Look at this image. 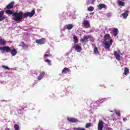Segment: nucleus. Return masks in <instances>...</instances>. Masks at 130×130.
<instances>
[{
    "label": "nucleus",
    "mask_w": 130,
    "mask_h": 130,
    "mask_svg": "<svg viewBox=\"0 0 130 130\" xmlns=\"http://www.w3.org/2000/svg\"><path fill=\"white\" fill-rule=\"evenodd\" d=\"M9 52H11L12 56H16L17 55V50L16 49H9Z\"/></svg>",
    "instance_id": "nucleus-10"
},
{
    "label": "nucleus",
    "mask_w": 130,
    "mask_h": 130,
    "mask_svg": "<svg viewBox=\"0 0 130 130\" xmlns=\"http://www.w3.org/2000/svg\"><path fill=\"white\" fill-rule=\"evenodd\" d=\"M73 129H74V130H86V129H85V128L81 127H74V128H73Z\"/></svg>",
    "instance_id": "nucleus-28"
},
{
    "label": "nucleus",
    "mask_w": 130,
    "mask_h": 130,
    "mask_svg": "<svg viewBox=\"0 0 130 130\" xmlns=\"http://www.w3.org/2000/svg\"><path fill=\"white\" fill-rule=\"evenodd\" d=\"M128 73H129V70H128V69L126 67L124 68V74L125 76H127V74H128Z\"/></svg>",
    "instance_id": "nucleus-22"
},
{
    "label": "nucleus",
    "mask_w": 130,
    "mask_h": 130,
    "mask_svg": "<svg viewBox=\"0 0 130 130\" xmlns=\"http://www.w3.org/2000/svg\"><path fill=\"white\" fill-rule=\"evenodd\" d=\"M83 24L85 27H87V28H90V22H89V21L85 20L83 21Z\"/></svg>",
    "instance_id": "nucleus-12"
},
{
    "label": "nucleus",
    "mask_w": 130,
    "mask_h": 130,
    "mask_svg": "<svg viewBox=\"0 0 130 130\" xmlns=\"http://www.w3.org/2000/svg\"><path fill=\"white\" fill-rule=\"evenodd\" d=\"M112 42H113L112 39H110L108 42H104L105 49H109V48H110L111 46L112 45Z\"/></svg>",
    "instance_id": "nucleus-3"
},
{
    "label": "nucleus",
    "mask_w": 130,
    "mask_h": 130,
    "mask_svg": "<svg viewBox=\"0 0 130 130\" xmlns=\"http://www.w3.org/2000/svg\"><path fill=\"white\" fill-rule=\"evenodd\" d=\"M93 53L96 55H99V51H98V49H94L93 50Z\"/></svg>",
    "instance_id": "nucleus-31"
},
{
    "label": "nucleus",
    "mask_w": 130,
    "mask_h": 130,
    "mask_svg": "<svg viewBox=\"0 0 130 130\" xmlns=\"http://www.w3.org/2000/svg\"><path fill=\"white\" fill-rule=\"evenodd\" d=\"M121 1H124V0H121Z\"/></svg>",
    "instance_id": "nucleus-46"
},
{
    "label": "nucleus",
    "mask_w": 130,
    "mask_h": 130,
    "mask_svg": "<svg viewBox=\"0 0 130 130\" xmlns=\"http://www.w3.org/2000/svg\"><path fill=\"white\" fill-rule=\"evenodd\" d=\"M126 13H128V11H126Z\"/></svg>",
    "instance_id": "nucleus-45"
},
{
    "label": "nucleus",
    "mask_w": 130,
    "mask_h": 130,
    "mask_svg": "<svg viewBox=\"0 0 130 130\" xmlns=\"http://www.w3.org/2000/svg\"><path fill=\"white\" fill-rule=\"evenodd\" d=\"M20 46H22L23 48H28V45L25 44V42L22 41L20 42Z\"/></svg>",
    "instance_id": "nucleus-17"
},
{
    "label": "nucleus",
    "mask_w": 130,
    "mask_h": 130,
    "mask_svg": "<svg viewBox=\"0 0 130 130\" xmlns=\"http://www.w3.org/2000/svg\"><path fill=\"white\" fill-rule=\"evenodd\" d=\"M74 41L75 43H78L79 42V39H78V38L76 36H74L73 37Z\"/></svg>",
    "instance_id": "nucleus-30"
},
{
    "label": "nucleus",
    "mask_w": 130,
    "mask_h": 130,
    "mask_svg": "<svg viewBox=\"0 0 130 130\" xmlns=\"http://www.w3.org/2000/svg\"><path fill=\"white\" fill-rule=\"evenodd\" d=\"M118 6H120L121 7H124L125 4L124 3V2H123L121 1H119L118 2Z\"/></svg>",
    "instance_id": "nucleus-23"
},
{
    "label": "nucleus",
    "mask_w": 130,
    "mask_h": 130,
    "mask_svg": "<svg viewBox=\"0 0 130 130\" xmlns=\"http://www.w3.org/2000/svg\"><path fill=\"white\" fill-rule=\"evenodd\" d=\"M14 128L15 130H19V125L17 124L14 125Z\"/></svg>",
    "instance_id": "nucleus-34"
},
{
    "label": "nucleus",
    "mask_w": 130,
    "mask_h": 130,
    "mask_svg": "<svg viewBox=\"0 0 130 130\" xmlns=\"http://www.w3.org/2000/svg\"><path fill=\"white\" fill-rule=\"evenodd\" d=\"M35 15V10H33L31 11V12H26L23 14L22 13V18H24V19L26 18H28V17H29V18H31L33 17Z\"/></svg>",
    "instance_id": "nucleus-2"
},
{
    "label": "nucleus",
    "mask_w": 130,
    "mask_h": 130,
    "mask_svg": "<svg viewBox=\"0 0 130 130\" xmlns=\"http://www.w3.org/2000/svg\"><path fill=\"white\" fill-rule=\"evenodd\" d=\"M113 36H114V37L117 36V35H118V29H117V28H115L114 27L113 28Z\"/></svg>",
    "instance_id": "nucleus-11"
},
{
    "label": "nucleus",
    "mask_w": 130,
    "mask_h": 130,
    "mask_svg": "<svg viewBox=\"0 0 130 130\" xmlns=\"http://www.w3.org/2000/svg\"><path fill=\"white\" fill-rule=\"evenodd\" d=\"M91 37H92L91 36H84L83 37V38H81L80 40V42H82V43H83V44H86L88 40V39H90V38H91Z\"/></svg>",
    "instance_id": "nucleus-4"
},
{
    "label": "nucleus",
    "mask_w": 130,
    "mask_h": 130,
    "mask_svg": "<svg viewBox=\"0 0 130 130\" xmlns=\"http://www.w3.org/2000/svg\"><path fill=\"white\" fill-rule=\"evenodd\" d=\"M81 49H76V52H81Z\"/></svg>",
    "instance_id": "nucleus-40"
},
{
    "label": "nucleus",
    "mask_w": 130,
    "mask_h": 130,
    "mask_svg": "<svg viewBox=\"0 0 130 130\" xmlns=\"http://www.w3.org/2000/svg\"><path fill=\"white\" fill-rule=\"evenodd\" d=\"M127 120V119L126 118H124L123 119V121H124V122L126 121Z\"/></svg>",
    "instance_id": "nucleus-41"
},
{
    "label": "nucleus",
    "mask_w": 130,
    "mask_h": 130,
    "mask_svg": "<svg viewBox=\"0 0 130 130\" xmlns=\"http://www.w3.org/2000/svg\"><path fill=\"white\" fill-rule=\"evenodd\" d=\"M107 17L108 18H110V17H111V13H108L106 15Z\"/></svg>",
    "instance_id": "nucleus-37"
},
{
    "label": "nucleus",
    "mask_w": 130,
    "mask_h": 130,
    "mask_svg": "<svg viewBox=\"0 0 130 130\" xmlns=\"http://www.w3.org/2000/svg\"><path fill=\"white\" fill-rule=\"evenodd\" d=\"M91 123H87V124H86L85 127H86V128H89V127H90V126H91Z\"/></svg>",
    "instance_id": "nucleus-33"
},
{
    "label": "nucleus",
    "mask_w": 130,
    "mask_h": 130,
    "mask_svg": "<svg viewBox=\"0 0 130 130\" xmlns=\"http://www.w3.org/2000/svg\"><path fill=\"white\" fill-rule=\"evenodd\" d=\"M6 43L7 42L5 40L2 39H0V45L5 46Z\"/></svg>",
    "instance_id": "nucleus-21"
},
{
    "label": "nucleus",
    "mask_w": 130,
    "mask_h": 130,
    "mask_svg": "<svg viewBox=\"0 0 130 130\" xmlns=\"http://www.w3.org/2000/svg\"><path fill=\"white\" fill-rule=\"evenodd\" d=\"M45 62H47L49 66H51V61L49 59H45Z\"/></svg>",
    "instance_id": "nucleus-32"
},
{
    "label": "nucleus",
    "mask_w": 130,
    "mask_h": 130,
    "mask_svg": "<svg viewBox=\"0 0 130 130\" xmlns=\"http://www.w3.org/2000/svg\"><path fill=\"white\" fill-rule=\"evenodd\" d=\"M104 38L105 42L106 41V40H109V39H110V35H109V34H106L104 36Z\"/></svg>",
    "instance_id": "nucleus-15"
},
{
    "label": "nucleus",
    "mask_w": 130,
    "mask_h": 130,
    "mask_svg": "<svg viewBox=\"0 0 130 130\" xmlns=\"http://www.w3.org/2000/svg\"><path fill=\"white\" fill-rule=\"evenodd\" d=\"M114 112H115L116 113V114L118 116H120V112L116 110H114ZM113 111H110L111 112H113Z\"/></svg>",
    "instance_id": "nucleus-26"
},
{
    "label": "nucleus",
    "mask_w": 130,
    "mask_h": 130,
    "mask_svg": "<svg viewBox=\"0 0 130 130\" xmlns=\"http://www.w3.org/2000/svg\"><path fill=\"white\" fill-rule=\"evenodd\" d=\"M75 49H82V47L80 45H77L75 47Z\"/></svg>",
    "instance_id": "nucleus-35"
},
{
    "label": "nucleus",
    "mask_w": 130,
    "mask_h": 130,
    "mask_svg": "<svg viewBox=\"0 0 130 130\" xmlns=\"http://www.w3.org/2000/svg\"><path fill=\"white\" fill-rule=\"evenodd\" d=\"M7 52H10V50H9V49H0L1 53H6Z\"/></svg>",
    "instance_id": "nucleus-24"
},
{
    "label": "nucleus",
    "mask_w": 130,
    "mask_h": 130,
    "mask_svg": "<svg viewBox=\"0 0 130 130\" xmlns=\"http://www.w3.org/2000/svg\"><path fill=\"white\" fill-rule=\"evenodd\" d=\"M46 42V40H45V38H42V39L36 40V43H37V44H39V45H42V44H45Z\"/></svg>",
    "instance_id": "nucleus-5"
},
{
    "label": "nucleus",
    "mask_w": 130,
    "mask_h": 130,
    "mask_svg": "<svg viewBox=\"0 0 130 130\" xmlns=\"http://www.w3.org/2000/svg\"><path fill=\"white\" fill-rule=\"evenodd\" d=\"M126 130H130L129 128H127Z\"/></svg>",
    "instance_id": "nucleus-44"
},
{
    "label": "nucleus",
    "mask_w": 130,
    "mask_h": 130,
    "mask_svg": "<svg viewBox=\"0 0 130 130\" xmlns=\"http://www.w3.org/2000/svg\"><path fill=\"white\" fill-rule=\"evenodd\" d=\"M73 27L74 25H73L72 24H69L66 25V28L68 29V30H72Z\"/></svg>",
    "instance_id": "nucleus-20"
},
{
    "label": "nucleus",
    "mask_w": 130,
    "mask_h": 130,
    "mask_svg": "<svg viewBox=\"0 0 130 130\" xmlns=\"http://www.w3.org/2000/svg\"><path fill=\"white\" fill-rule=\"evenodd\" d=\"M6 14L7 15H12L13 17H14V18H12V20H14L15 22H18V23H20L23 19V12H22V11L17 13L14 12L10 10H7L6 11Z\"/></svg>",
    "instance_id": "nucleus-1"
},
{
    "label": "nucleus",
    "mask_w": 130,
    "mask_h": 130,
    "mask_svg": "<svg viewBox=\"0 0 130 130\" xmlns=\"http://www.w3.org/2000/svg\"><path fill=\"white\" fill-rule=\"evenodd\" d=\"M99 10H102V9H105L106 8V5L105 4H100L98 6Z\"/></svg>",
    "instance_id": "nucleus-16"
},
{
    "label": "nucleus",
    "mask_w": 130,
    "mask_h": 130,
    "mask_svg": "<svg viewBox=\"0 0 130 130\" xmlns=\"http://www.w3.org/2000/svg\"><path fill=\"white\" fill-rule=\"evenodd\" d=\"M120 54H121V53L119 51L114 52V55H115L117 60H120Z\"/></svg>",
    "instance_id": "nucleus-7"
},
{
    "label": "nucleus",
    "mask_w": 130,
    "mask_h": 130,
    "mask_svg": "<svg viewBox=\"0 0 130 130\" xmlns=\"http://www.w3.org/2000/svg\"><path fill=\"white\" fill-rule=\"evenodd\" d=\"M67 120L68 121H70V122H77L78 121V120L75 118L68 117Z\"/></svg>",
    "instance_id": "nucleus-14"
},
{
    "label": "nucleus",
    "mask_w": 130,
    "mask_h": 130,
    "mask_svg": "<svg viewBox=\"0 0 130 130\" xmlns=\"http://www.w3.org/2000/svg\"><path fill=\"white\" fill-rule=\"evenodd\" d=\"M69 69L67 68H64L62 70V75H64V74H68L69 73Z\"/></svg>",
    "instance_id": "nucleus-18"
},
{
    "label": "nucleus",
    "mask_w": 130,
    "mask_h": 130,
    "mask_svg": "<svg viewBox=\"0 0 130 130\" xmlns=\"http://www.w3.org/2000/svg\"><path fill=\"white\" fill-rule=\"evenodd\" d=\"M2 68H4V69H5V70H10V68H9V67H8L7 66H2Z\"/></svg>",
    "instance_id": "nucleus-38"
},
{
    "label": "nucleus",
    "mask_w": 130,
    "mask_h": 130,
    "mask_svg": "<svg viewBox=\"0 0 130 130\" xmlns=\"http://www.w3.org/2000/svg\"><path fill=\"white\" fill-rule=\"evenodd\" d=\"M45 75V72H41L38 77L39 81L42 80V79H43V77H44Z\"/></svg>",
    "instance_id": "nucleus-13"
},
{
    "label": "nucleus",
    "mask_w": 130,
    "mask_h": 130,
    "mask_svg": "<svg viewBox=\"0 0 130 130\" xmlns=\"http://www.w3.org/2000/svg\"><path fill=\"white\" fill-rule=\"evenodd\" d=\"M107 99L106 98H102L100 99L98 101H96V103H102V102H104V101H106Z\"/></svg>",
    "instance_id": "nucleus-19"
},
{
    "label": "nucleus",
    "mask_w": 130,
    "mask_h": 130,
    "mask_svg": "<svg viewBox=\"0 0 130 130\" xmlns=\"http://www.w3.org/2000/svg\"><path fill=\"white\" fill-rule=\"evenodd\" d=\"M128 16V13H124L121 15L120 17H123V19H126Z\"/></svg>",
    "instance_id": "nucleus-25"
},
{
    "label": "nucleus",
    "mask_w": 130,
    "mask_h": 130,
    "mask_svg": "<svg viewBox=\"0 0 130 130\" xmlns=\"http://www.w3.org/2000/svg\"><path fill=\"white\" fill-rule=\"evenodd\" d=\"M94 49H98V48H97V47H95Z\"/></svg>",
    "instance_id": "nucleus-43"
},
{
    "label": "nucleus",
    "mask_w": 130,
    "mask_h": 130,
    "mask_svg": "<svg viewBox=\"0 0 130 130\" xmlns=\"http://www.w3.org/2000/svg\"><path fill=\"white\" fill-rule=\"evenodd\" d=\"M4 14L5 11H0V22H2V21H4V20H5V19H7V16L4 15Z\"/></svg>",
    "instance_id": "nucleus-6"
},
{
    "label": "nucleus",
    "mask_w": 130,
    "mask_h": 130,
    "mask_svg": "<svg viewBox=\"0 0 130 130\" xmlns=\"http://www.w3.org/2000/svg\"><path fill=\"white\" fill-rule=\"evenodd\" d=\"M88 12H93L94 11V7L90 6L87 8Z\"/></svg>",
    "instance_id": "nucleus-29"
},
{
    "label": "nucleus",
    "mask_w": 130,
    "mask_h": 130,
    "mask_svg": "<svg viewBox=\"0 0 130 130\" xmlns=\"http://www.w3.org/2000/svg\"><path fill=\"white\" fill-rule=\"evenodd\" d=\"M14 5H15V2H12L6 6V8L8 10H11V9H13L14 7Z\"/></svg>",
    "instance_id": "nucleus-9"
},
{
    "label": "nucleus",
    "mask_w": 130,
    "mask_h": 130,
    "mask_svg": "<svg viewBox=\"0 0 130 130\" xmlns=\"http://www.w3.org/2000/svg\"><path fill=\"white\" fill-rule=\"evenodd\" d=\"M48 56H49V55L47 54H45V55L44 56V58H47V57H48Z\"/></svg>",
    "instance_id": "nucleus-39"
},
{
    "label": "nucleus",
    "mask_w": 130,
    "mask_h": 130,
    "mask_svg": "<svg viewBox=\"0 0 130 130\" xmlns=\"http://www.w3.org/2000/svg\"><path fill=\"white\" fill-rule=\"evenodd\" d=\"M5 130H10V128H6Z\"/></svg>",
    "instance_id": "nucleus-42"
},
{
    "label": "nucleus",
    "mask_w": 130,
    "mask_h": 130,
    "mask_svg": "<svg viewBox=\"0 0 130 130\" xmlns=\"http://www.w3.org/2000/svg\"><path fill=\"white\" fill-rule=\"evenodd\" d=\"M95 3V0H87V5H90V4H93Z\"/></svg>",
    "instance_id": "nucleus-27"
},
{
    "label": "nucleus",
    "mask_w": 130,
    "mask_h": 130,
    "mask_svg": "<svg viewBox=\"0 0 130 130\" xmlns=\"http://www.w3.org/2000/svg\"><path fill=\"white\" fill-rule=\"evenodd\" d=\"M0 49H10L9 47H2L0 48Z\"/></svg>",
    "instance_id": "nucleus-36"
},
{
    "label": "nucleus",
    "mask_w": 130,
    "mask_h": 130,
    "mask_svg": "<svg viewBox=\"0 0 130 130\" xmlns=\"http://www.w3.org/2000/svg\"><path fill=\"white\" fill-rule=\"evenodd\" d=\"M104 123V122L103 121L101 120L99 122L98 126V130H103V124Z\"/></svg>",
    "instance_id": "nucleus-8"
}]
</instances>
